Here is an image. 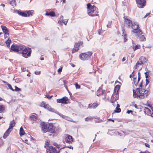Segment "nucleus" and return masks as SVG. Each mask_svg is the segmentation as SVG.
I'll return each mask as SVG.
<instances>
[{"label": "nucleus", "mask_w": 153, "mask_h": 153, "mask_svg": "<svg viewBox=\"0 0 153 153\" xmlns=\"http://www.w3.org/2000/svg\"><path fill=\"white\" fill-rule=\"evenodd\" d=\"M140 88L136 89V91L133 89V96L134 98H137L139 99H143L146 97L149 94L148 91L145 90L142 87V82L140 85Z\"/></svg>", "instance_id": "nucleus-1"}, {"label": "nucleus", "mask_w": 153, "mask_h": 153, "mask_svg": "<svg viewBox=\"0 0 153 153\" xmlns=\"http://www.w3.org/2000/svg\"><path fill=\"white\" fill-rule=\"evenodd\" d=\"M42 128L43 131L45 132H51L52 133L55 132V130L53 129V126L52 123H49L48 124H45L44 123H42Z\"/></svg>", "instance_id": "nucleus-2"}, {"label": "nucleus", "mask_w": 153, "mask_h": 153, "mask_svg": "<svg viewBox=\"0 0 153 153\" xmlns=\"http://www.w3.org/2000/svg\"><path fill=\"white\" fill-rule=\"evenodd\" d=\"M87 12L88 15L91 16H94L97 15V12L96 11L94 13L96 9V7L94 5L92 6L90 3L87 4Z\"/></svg>", "instance_id": "nucleus-3"}, {"label": "nucleus", "mask_w": 153, "mask_h": 153, "mask_svg": "<svg viewBox=\"0 0 153 153\" xmlns=\"http://www.w3.org/2000/svg\"><path fill=\"white\" fill-rule=\"evenodd\" d=\"M92 54V52L89 51L86 53H82L80 54L79 58L83 61L88 60L89 59Z\"/></svg>", "instance_id": "nucleus-4"}, {"label": "nucleus", "mask_w": 153, "mask_h": 153, "mask_svg": "<svg viewBox=\"0 0 153 153\" xmlns=\"http://www.w3.org/2000/svg\"><path fill=\"white\" fill-rule=\"evenodd\" d=\"M31 51L30 48H25L22 51L23 56L25 58H27L30 56Z\"/></svg>", "instance_id": "nucleus-5"}, {"label": "nucleus", "mask_w": 153, "mask_h": 153, "mask_svg": "<svg viewBox=\"0 0 153 153\" xmlns=\"http://www.w3.org/2000/svg\"><path fill=\"white\" fill-rule=\"evenodd\" d=\"M24 48L22 45H13L11 47V49L14 52H18L22 50Z\"/></svg>", "instance_id": "nucleus-6"}, {"label": "nucleus", "mask_w": 153, "mask_h": 153, "mask_svg": "<svg viewBox=\"0 0 153 153\" xmlns=\"http://www.w3.org/2000/svg\"><path fill=\"white\" fill-rule=\"evenodd\" d=\"M131 27L132 29H133V30L131 31L132 32L137 33L141 32V30L139 28L138 25L137 23H134Z\"/></svg>", "instance_id": "nucleus-7"}, {"label": "nucleus", "mask_w": 153, "mask_h": 153, "mask_svg": "<svg viewBox=\"0 0 153 153\" xmlns=\"http://www.w3.org/2000/svg\"><path fill=\"white\" fill-rule=\"evenodd\" d=\"M137 6L140 8H143L145 6L146 0H136Z\"/></svg>", "instance_id": "nucleus-8"}, {"label": "nucleus", "mask_w": 153, "mask_h": 153, "mask_svg": "<svg viewBox=\"0 0 153 153\" xmlns=\"http://www.w3.org/2000/svg\"><path fill=\"white\" fill-rule=\"evenodd\" d=\"M59 151L58 150L56 149H55L52 146H51L48 149L46 153H59Z\"/></svg>", "instance_id": "nucleus-9"}, {"label": "nucleus", "mask_w": 153, "mask_h": 153, "mask_svg": "<svg viewBox=\"0 0 153 153\" xmlns=\"http://www.w3.org/2000/svg\"><path fill=\"white\" fill-rule=\"evenodd\" d=\"M68 98L64 97L62 98L56 100V102L58 103H62L63 104L68 103Z\"/></svg>", "instance_id": "nucleus-10"}, {"label": "nucleus", "mask_w": 153, "mask_h": 153, "mask_svg": "<svg viewBox=\"0 0 153 153\" xmlns=\"http://www.w3.org/2000/svg\"><path fill=\"white\" fill-rule=\"evenodd\" d=\"M137 35L138 37V38L140 39V40L141 41H145L146 40V38L144 36L143 34V33L141 30V32L137 33Z\"/></svg>", "instance_id": "nucleus-11"}, {"label": "nucleus", "mask_w": 153, "mask_h": 153, "mask_svg": "<svg viewBox=\"0 0 153 153\" xmlns=\"http://www.w3.org/2000/svg\"><path fill=\"white\" fill-rule=\"evenodd\" d=\"M65 141L66 142L69 143H71L73 141L72 137L69 135H67L65 139Z\"/></svg>", "instance_id": "nucleus-12"}, {"label": "nucleus", "mask_w": 153, "mask_h": 153, "mask_svg": "<svg viewBox=\"0 0 153 153\" xmlns=\"http://www.w3.org/2000/svg\"><path fill=\"white\" fill-rule=\"evenodd\" d=\"M125 25L127 27L129 28L133 24L131 20L126 19H125Z\"/></svg>", "instance_id": "nucleus-13"}, {"label": "nucleus", "mask_w": 153, "mask_h": 153, "mask_svg": "<svg viewBox=\"0 0 153 153\" xmlns=\"http://www.w3.org/2000/svg\"><path fill=\"white\" fill-rule=\"evenodd\" d=\"M81 44L82 43L80 42L75 43L74 46V48L73 49L72 53H73L79 50L78 48Z\"/></svg>", "instance_id": "nucleus-14"}, {"label": "nucleus", "mask_w": 153, "mask_h": 153, "mask_svg": "<svg viewBox=\"0 0 153 153\" xmlns=\"http://www.w3.org/2000/svg\"><path fill=\"white\" fill-rule=\"evenodd\" d=\"M60 117H62V118L70 121H73L71 118L68 116H65L61 113L59 112L58 114Z\"/></svg>", "instance_id": "nucleus-15"}, {"label": "nucleus", "mask_w": 153, "mask_h": 153, "mask_svg": "<svg viewBox=\"0 0 153 153\" xmlns=\"http://www.w3.org/2000/svg\"><path fill=\"white\" fill-rule=\"evenodd\" d=\"M105 90H103L102 88L100 87L96 92V95L97 96L102 94L104 92Z\"/></svg>", "instance_id": "nucleus-16"}, {"label": "nucleus", "mask_w": 153, "mask_h": 153, "mask_svg": "<svg viewBox=\"0 0 153 153\" xmlns=\"http://www.w3.org/2000/svg\"><path fill=\"white\" fill-rule=\"evenodd\" d=\"M132 45L131 46L134 51H135L136 50L139 49L140 48V46L139 45H135L134 44V41H132Z\"/></svg>", "instance_id": "nucleus-17"}, {"label": "nucleus", "mask_w": 153, "mask_h": 153, "mask_svg": "<svg viewBox=\"0 0 153 153\" xmlns=\"http://www.w3.org/2000/svg\"><path fill=\"white\" fill-rule=\"evenodd\" d=\"M100 103L98 102H95L93 103L91 106L90 104L89 105L88 108H96L99 105Z\"/></svg>", "instance_id": "nucleus-18"}, {"label": "nucleus", "mask_w": 153, "mask_h": 153, "mask_svg": "<svg viewBox=\"0 0 153 153\" xmlns=\"http://www.w3.org/2000/svg\"><path fill=\"white\" fill-rule=\"evenodd\" d=\"M1 27L3 33L6 34H9V31L7 29V27L3 25L1 26Z\"/></svg>", "instance_id": "nucleus-19"}, {"label": "nucleus", "mask_w": 153, "mask_h": 153, "mask_svg": "<svg viewBox=\"0 0 153 153\" xmlns=\"http://www.w3.org/2000/svg\"><path fill=\"white\" fill-rule=\"evenodd\" d=\"M143 111L145 114L149 115L151 114V110L148 108H143Z\"/></svg>", "instance_id": "nucleus-20"}, {"label": "nucleus", "mask_w": 153, "mask_h": 153, "mask_svg": "<svg viewBox=\"0 0 153 153\" xmlns=\"http://www.w3.org/2000/svg\"><path fill=\"white\" fill-rule=\"evenodd\" d=\"M10 129H11L8 128V129L5 132L3 136L4 138H6L9 135V134L11 131V130Z\"/></svg>", "instance_id": "nucleus-21"}, {"label": "nucleus", "mask_w": 153, "mask_h": 153, "mask_svg": "<svg viewBox=\"0 0 153 153\" xmlns=\"http://www.w3.org/2000/svg\"><path fill=\"white\" fill-rule=\"evenodd\" d=\"M26 12L28 17L32 16L34 13V11L33 10L26 11Z\"/></svg>", "instance_id": "nucleus-22"}, {"label": "nucleus", "mask_w": 153, "mask_h": 153, "mask_svg": "<svg viewBox=\"0 0 153 153\" xmlns=\"http://www.w3.org/2000/svg\"><path fill=\"white\" fill-rule=\"evenodd\" d=\"M16 123L14 120L10 122L9 128L11 129L15 126Z\"/></svg>", "instance_id": "nucleus-23"}, {"label": "nucleus", "mask_w": 153, "mask_h": 153, "mask_svg": "<svg viewBox=\"0 0 153 153\" xmlns=\"http://www.w3.org/2000/svg\"><path fill=\"white\" fill-rule=\"evenodd\" d=\"M18 14L22 16L27 17V13L25 12H22L19 11H18L17 12Z\"/></svg>", "instance_id": "nucleus-24"}, {"label": "nucleus", "mask_w": 153, "mask_h": 153, "mask_svg": "<svg viewBox=\"0 0 153 153\" xmlns=\"http://www.w3.org/2000/svg\"><path fill=\"white\" fill-rule=\"evenodd\" d=\"M48 110L49 111L55 112V113H56L57 114H58V113H59V112L57 111L56 110H55L53 108H52L49 105V106H48Z\"/></svg>", "instance_id": "nucleus-25"}, {"label": "nucleus", "mask_w": 153, "mask_h": 153, "mask_svg": "<svg viewBox=\"0 0 153 153\" xmlns=\"http://www.w3.org/2000/svg\"><path fill=\"white\" fill-rule=\"evenodd\" d=\"M68 20L67 19L65 20L60 19L58 22V23L61 24L62 23H64L65 25H66L67 23L68 22Z\"/></svg>", "instance_id": "nucleus-26"}, {"label": "nucleus", "mask_w": 153, "mask_h": 153, "mask_svg": "<svg viewBox=\"0 0 153 153\" xmlns=\"http://www.w3.org/2000/svg\"><path fill=\"white\" fill-rule=\"evenodd\" d=\"M46 16H55V13L54 12H51L49 13H45Z\"/></svg>", "instance_id": "nucleus-27"}, {"label": "nucleus", "mask_w": 153, "mask_h": 153, "mask_svg": "<svg viewBox=\"0 0 153 153\" xmlns=\"http://www.w3.org/2000/svg\"><path fill=\"white\" fill-rule=\"evenodd\" d=\"M30 118L32 121H35L37 120V117L34 115H31L30 116Z\"/></svg>", "instance_id": "nucleus-28"}, {"label": "nucleus", "mask_w": 153, "mask_h": 153, "mask_svg": "<svg viewBox=\"0 0 153 153\" xmlns=\"http://www.w3.org/2000/svg\"><path fill=\"white\" fill-rule=\"evenodd\" d=\"M19 134L21 136H22L25 134V131L22 127L20 128Z\"/></svg>", "instance_id": "nucleus-29"}, {"label": "nucleus", "mask_w": 153, "mask_h": 153, "mask_svg": "<svg viewBox=\"0 0 153 153\" xmlns=\"http://www.w3.org/2000/svg\"><path fill=\"white\" fill-rule=\"evenodd\" d=\"M139 60L140 62H145L147 61V59L144 57L142 56L139 59Z\"/></svg>", "instance_id": "nucleus-30"}, {"label": "nucleus", "mask_w": 153, "mask_h": 153, "mask_svg": "<svg viewBox=\"0 0 153 153\" xmlns=\"http://www.w3.org/2000/svg\"><path fill=\"white\" fill-rule=\"evenodd\" d=\"M11 43V40L9 39L6 42V43L7 47L9 48L10 47V45Z\"/></svg>", "instance_id": "nucleus-31"}, {"label": "nucleus", "mask_w": 153, "mask_h": 153, "mask_svg": "<svg viewBox=\"0 0 153 153\" xmlns=\"http://www.w3.org/2000/svg\"><path fill=\"white\" fill-rule=\"evenodd\" d=\"M10 4L13 6H15L16 5V1H15L12 0L10 2Z\"/></svg>", "instance_id": "nucleus-32"}, {"label": "nucleus", "mask_w": 153, "mask_h": 153, "mask_svg": "<svg viewBox=\"0 0 153 153\" xmlns=\"http://www.w3.org/2000/svg\"><path fill=\"white\" fill-rule=\"evenodd\" d=\"M4 110V106L3 105H0V112L3 111Z\"/></svg>", "instance_id": "nucleus-33"}, {"label": "nucleus", "mask_w": 153, "mask_h": 153, "mask_svg": "<svg viewBox=\"0 0 153 153\" xmlns=\"http://www.w3.org/2000/svg\"><path fill=\"white\" fill-rule=\"evenodd\" d=\"M50 141L49 140H47V141H45V148H47L46 146H48L49 143H50Z\"/></svg>", "instance_id": "nucleus-34"}, {"label": "nucleus", "mask_w": 153, "mask_h": 153, "mask_svg": "<svg viewBox=\"0 0 153 153\" xmlns=\"http://www.w3.org/2000/svg\"><path fill=\"white\" fill-rule=\"evenodd\" d=\"M114 111L116 112L119 113L121 111V109L119 108H116V109Z\"/></svg>", "instance_id": "nucleus-35"}, {"label": "nucleus", "mask_w": 153, "mask_h": 153, "mask_svg": "<svg viewBox=\"0 0 153 153\" xmlns=\"http://www.w3.org/2000/svg\"><path fill=\"white\" fill-rule=\"evenodd\" d=\"M123 34L124 35V42H125L127 40V39H126V34L124 33V31L123 32Z\"/></svg>", "instance_id": "nucleus-36"}, {"label": "nucleus", "mask_w": 153, "mask_h": 153, "mask_svg": "<svg viewBox=\"0 0 153 153\" xmlns=\"http://www.w3.org/2000/svg\"><path fill=\"white\" fill-rule=\"evenodd\" d=\"M46 104L45 103V102H42L40 104V106L42 107L45 108V106Z\"/></svg>", "instance_id": "nucleus-37"}, {"label": "nucleus", "mask_w": 153, "mask_h": 153, "mask_svg": "<svg viewBox=\"0 0 153 153\" xmlns=\"http://www.w3.org/2000/svg\"><path fill=\"white\" fill-rule=\"evenodd\" d=\"M62 67H61L58 70V72L59 74H61V72L62 71Z\"/></svg>", "instance_id": "nucleus-38"}, {"label": "nucleus", "mask_w": 153, "mask_h": 153, "mask_svg": "<svg viewBox=\"0 0 153 153\" xmlns=\"http://www.w3.org/2000/svg\"><path fill=\"white\" fill-rule=\"evenodd\" d=\"M75 85L76 87V89H79L80 88V85H78L77 83H75Z\"/></svg>", "instance_id": "nucleus-39"}, {"label": "nucleus", "mask_w": 153, "mask_h": 153, "mask_svg": "<svg viewBox=\"0 0 153 153\" xmlns=\"http://www.w3.org/2000/svg\"><path fill=\"white\" fill-rule=\"evenodd\" d=\"M145 77L146 79H147V78L149 77V72L148 71L145 72Z\"/></svg>", "instance_id": "nucleus-40"}, {"label": "nucleus", "mask_w": 153, "mask_h": 153, "mask_svg": "<svg viewBox=\"0 0 153 153\" xmlns=\"http://www.w3.org/2000/svg\"><path fill=\"white\" fill-rule=\"evenodd\" d=\"M15 89H14V91H19L21 90L20 88H18L16 86H15Z\"/></svg>", "instance_id": "nucleus-41"}, {"label": "nucleus", "mask_w": 153, "mask_h": 153, "mask_svg": "<svg viewBox=\"0 0 153 153\" xmlns=\"http://www.w3.org/2000/svg\"><path fill=\"white\" fill-rule=\"evenodd\" d=\"M7 85H8L9 88L12 91H14V89H13L11 86V85L9 83L7 84Z\"/></svg>", "instance_id": "nucleus-42"}, {"label": "nucleus", "mask_w": 153, "mask_h": 153, "mask_svg": "<svg viewBox=\"0 0 153 153\" xmlns=\"http://www.w3.org/2000/svg\"><path fill=\"white\" fill-rule=\"evenodd\" d=\"M120 86L119 85H117L115 86V87L114 88V89L116 90H117L118 91L119 89H120Z\"/></svg>", "instance_id": "nucleus-43"}, {"label": "nucleus", "mask_w": 153, "mask_h": 153, "mask_svg": "<svg viewBox=\"0 0 153 153\" xmlns=\"http://www.w3.org/2000/svg\"><path fill=\"white\" fill-rule=\"evenodd\" d=\"M53 145L56 147L57 148L56 149H58V150H59V146L56 143H54Z\"/></svg>", "instance_id": "nucleus-44"}, {"label": "nucleus", "mask_w": 153, "mask_h": 153, "mask_svg": "<svg viewBox=\"0 0 153 153\" xmlns=\"http://www.w3.org/2000/svg\"><path fill=\"white\" fill-rule=\"evenodd\" d=\"M92 118L91 117H87L85 119V120L86 121H89L92 119Z\"/></svg>", "instance_id": "nucleus-45"}, {"label": "nucleus", "mask_w": 153, "mask_h": 153, "mask_svg": "<svg viewBox=\"0 0 153 153\" xmlns=\"http://www.w3.org/2000/svg\"><path fill=\"white\" fill-rule=\"evenodd\" d=\"M102 120L100 119H98L97 120H95V123H100V122H102Z\"/></svg>", "instance_id": "nucleus-46"}, {"label": "nucleus", "mask_w": 153, "mask_h": 153, "mask_svg": "<svg viewBox=\"0 0 153 153\" xmlns=\"http://www.w3.org/2000/svg\"><path fill=\"white\" fill-rule=\"evenodd\" d=\"M35 73L36 75H39L41 73V71H35Z\"/></svg>", "instance_id": "nucleus-47"}, {"label": "nucleus", "mask_w": 153, "mask_h": 153, "mask_svg": "<svg viewBox=\"0 0 153 153\" xmlns=\"http://www.w3.org/2000/svg\"><path fill=\"white\" fill-rule=\"evenodd\" d=\"M45 97H47V98L50 99H51L52 97H53L52 96H50L49 95H45Z\"/></svg>", "instance_id": "nucleus-48"}, {"label": "nucleus", "mask_w": 153, "mask_h": 153, "mask_svg": "<svg viewBox=\"0 0 153 153\" xmlns=\"http://www.w3.org/2000/svg\"><path fill=\"white\" fill-rule=\"evenodd\" d=\"M138 82H139L140 79V72H138Z\"/></svg>", "instance_id": "nucleus-49"}, {"label": "nucleus", "mask_w": 153, "mask_h": 153, "mask_svg": "<svg viewBox=\"0 0 153 153\" xmlns=\"http://www.w3.org/2000/svg\"><path fill=\"white\" fill-rule=\"evenodd\" d=\"M149 80L147 79H146V85H147L149 83Z\"/></svg>", "instance_id": "nucleus-50"}, {"label": "nucleus", "mask_w": 153, "mask_h": 153, "mask_svg": "<svg viewBox=\"0 0 153 153\" xmlns=\"http://www.w3.org/2000/svg\"><path fill=\"white\" fill-rule=\"evenodd\" d=\"M49 106V105L48 104H46V105L45 106V108L46 109L48 110V106Z\"/></svg>", "instance_id": "nucleus-51"}, {"label": "nucleus", "mask_w": 153, "mask_h": 153, "mask_svg": "<svg viewBox=\"0 0 153 153\" xmlns=\"http://www.w3.org/2000/svg\"><path fill=\"white\" fill-rule=\"evenodd\" d=\"M138 82V80L136 82H134V85L137 86V85H138V82Z\"/></svg>", "instance_id": "nucleus-52"}, {"label": "nucleus", "mask_w": 153, "mask_h": 153, "mask_svg": "<svg viewBox=\"0 0 153 153\" xmlns=\"http://www.w3.org/2000/svg\"><path fill=\"white\" fill-rule=\"evenodd\" d=\"M150 13H147L146 15L144 16V18H145L146 17L148 16L150 14Z\"/></svg>", "instance_id": "nucleus-53"}, {"label": "nucleus", "mask_w": 153, "mask_h": 153, "mask_svg": "<svg viewBox=\"0 0 153 153\" xmlns=\"http://www.w3.org/2000/svg\"><path fill=\"white\" fill-rule=\"evenodd\" d=\"M145 146L147 147H149V145L147 143H146L145 144Z\"/></svg>", "instance_id": "nucleus-54"}, {"label": "nucleus", "mask_w": 153, "mask_h": 153, "mask_svg": "<svg viewBox=\"0 0 153 153\" xmlns=\"http://www.w3.org/2000/svg\"><path fill=\"white\" fill-rule=\"evenodd\" d=\"M133 112L132 111H131V110H128L127 111V113H128V114H129L130 112Z\"/></svg>", "instance_id": "nucleus-55"}, {"label": "nucleus", "mask_w": 153, "mask_h": 153, "mask_svg": "<svg viewBox=\"0 0 153 153\" xmlns=\"http://www.w3.org/2000/svg\"><path fill=\"white\" fill-rule=\"evenodd\" d=\"M111 22H109V23H108V25H107V27H108H108H109V26L111 25Z\"/></svg>", "instance_id": "nucleus-56"}, {"label": "nucleus", "mask_w": 153, "mask_h": 153, "mask_svg": "<svg viewBox=\"0 0 153 153\" xmlns=\"http://www.w3.org/2000/svg\"><path fill=\"white\" fill-rule=\"evenodd\" d=\"M118 94V92H114V94L116 95H117Z\"/></svg>", "instance_id": "nucleus-57"}, {"label": "nucleus", "mask_w": 153, "mask_h": 153, "mask_svg": "<svg viewBox=\"0 0 153 153\" xmlns=\"http://www.w3.org/2000/svg\"><path fill=\"white\" fill-rule=\"evenodd\" d=\"M136 79L135 78L133 79V83H134V82H136Z\"/></svg>", "instance_id": "nucleus-58"}, {"label": "nucleus", "mask_w": 153, "mask_h": 153, "mask_svg": "<svg viewBox=\"0 0 153 153\" xmlns=\"http://www.w3.org/2000/svg\"><path fill=\"white\" fill-rule=\"evenodd\" d=\"M140 62H139V61H137L136 64V65H140Z\"/></svg>", "instance_id": "nucleus-59"}, {"label": "nucleus", "mask_w": 153, "mask_h": 153, "mask_svg": "<svg viewBox=\"0 0 153 153\" xmlns=\"http://www.w3.org/2000/svg\"><path fill=\"white\" fill-rule=\"evenodd\" d=\"M108 121H112L113 122H114V120H113V119H108Z\"/></svg>", "instance_id": "nucleus-60"}, {"label": "nucleus", "mask_w": 153, "mask_h": 153, "mask_svg": "<svg viewBox=\"0 0 153 153\" xmlns=\"http://www.w3.org/2000/svg\"><path fill=\"white\" fill-rule=\"evenodd\" d=\"M68 148H69L70 149H73V147H72L71 146H68Z\"/></svg>", "instance_id": "nucleus-61"}, {"label": "nucleus", "mask_w": 153, "mask_h": 153, "mask_svg": "<svg viewBox=\"0 0 153 153\" xmlns=\"http://www.w3.org/2000/svg\"><path fill=\"white\" fill-rule=\"evenodd\" d=\"M25 142L26 143H27V144H29L27 142V139H26V140H25Z\"/></svg>", "instance_id": "nucleus-62"}, {"label": "nucleus", "mask_w": 153, "mask_h": 153, "mask_svg": "<svg viewBox=\"0 0 153 153\" xmlns=\"http://www.w3.org/2000/svg\"><path fill=\"white\" fill-rule=\"evenodd\" d=\"M125 60H126V59H125V57H123V58L122 59V62H124V61H125Z\"/></svg>", "instance_id": "nucleus-63"}, {"label": "nucleus", "mask_w": 153, "mask_h": 153, "mask_svg": "<svg viewBox=\"0 0 153 153\" xmlns=\"http://www.w3.org/2000/svg\"><path fill=\"white\" fill-rule=\"evenodd\" d=\"M117 134H118L120 136H122V134H121L119 132H117Z\"/></svg>", "instance_id": "nucleus-64"}]
</instances>
